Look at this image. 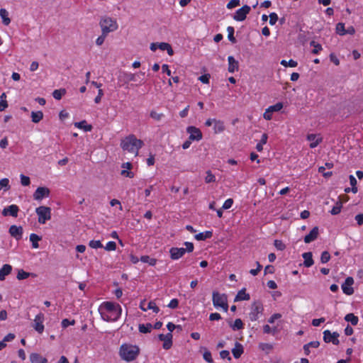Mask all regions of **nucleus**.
<instances>
[{"instance_id":"obj_1","label":"nucleus","mask_w":363,"mask_h":363,"mask_svg":"<svg viewBox=\"0 0 363 363\" xmlns=\"http://www.w3.org/2000/svg\"><path fill=\"white\" fill-rule=\"evenodd\" d=\"M98 311L104 320L114 322L121 317L122 308L119 304L105 301L99 306Z\"/></svg>"},{"instance_id":"obj_2","label":"nucleus","mask_w":363,"mask_h":363,"mask_svg":"<svg viewBox=\"0 0 363 363\" xmlns=\"http://www.w3.org/2000/svg\"><path fill=\"white\" fill-rule=\"evenodd\" d=\"M143 145V142L137 139L134 135H129L123 139L121 143V146L123 150L133 153L135 156L138 155V151Z\"/></svg>"},{"instance_id":"obj_3","label":"nucleus","mask_w":363,"mask_h":363,"mask_svg":"<svg viewBox=\"0 0 363 363\" xmlns=\"http://www.w3.org/2000/svg\"><path fill=\"white\" fill-rule=\"evenodd\" d=\"M140 349L136 345L123 344L120 347V356L126 361L131 362L136 359L139 354Z\"/></svg>"},{"instance_id":"obj_4","label":"nucleus","mask_w":363,"mask_h":363,"mask_svg":"<svg viewBox=\"0 0 363 363\" xmlns=\"http://www.w3.org/2000/svg\"><path fill=\"white\" fill-rule=\"evenodd\" d=\"M99 25L104 35L116 31L118 28L117 20L114 18L104 16L101 18Z\"/></svg>"},{"instance_id":"obj_5","label":"nucleus","mask_w":363,"mask_h":363,"mask_svg":"<svg viewBox=\"0 0 363 363\" xmlns=\"http://www.w3.org/2000/svg\"><path fill=\"white\" fill-rule=\"evenodd\" d=\"M184 245L186 248L172 247L169 250L170 257L176 260L182 257L186 252H191L194 250V244L192 242H185Z\"/></svg>"},{"instance_id":"obj_6","label":"nucleus","mask_w":363,"mask_h":363,"mask_svg":"<svg viewBox=\"0 0 363 363\" xmlns=\"http://www.w3.org/2000/svg\"><path fill=\"white\" fill-rule=\"evenodd\" d=\"M38 215V221L40 224H45L46 221L51 218V209L50 207L41 206L35 209Z\"/></svg>"},{"instance_id":"obj_7","label":"nucleus","mask_w":363,"mask_h":363,"mask_svg":"<svg viewBox=\"0 0 363 363\" xmlns=\"http://www.w3.org/2000/svg\"><path fill=\"white\" fill-rule=\"evenodd\" d=\"M213 303L216 308L220 307L225 312L228 311V305L227 302V296L217 291L213 292Z\"/></svg>"},{"instance_id":"obj_8","label":"nucleus","mask_w":363,"mask_h":363,"mask_svg":"<svg viewBox=\"0 0 363 363\" xmlns=\"http://www.w3.org/2000/svg\"><path fill=\"white\" fill-rule=\"evenodd\" d=\"M263 307L259 302H255L252 303L249 313L250 320L255 321L259 318V315L262 313Z\"/></svg>"},{"instance_id":"obj_9","label":"nucleus","mask_w":363,"mask_h":363,"mask_svg":"<svg viewBox=\"0 0 363 363\" xmlns=\"http://www.w3.org/2000/svg\"><path fill=\"white\" fill-rule=\"evenodd\" d=\"M44 320L45 316L42 313L37 314L33 320V327L40 334L43 333L44 331Z\"/></svg>"},{"instance_id":"obj_10","label":"nucleus","mask_w":363,"mask_h":363,"mask_svg":"<svg viewBox=\"0 0 363 363\" xmlns=\"http://www.w3.org/2000/svg\"><path fill=\"white\" fill-rule=\"evenodd\" d=\"M338 337L339 333L337 332L331 333L328 330L323 332V340L325 342H333V344L337 345L340 342Z\"/></svg>"},{"instance_id":"obj_11","label":"nucleus","mask_w":363,"mask_h":363,"mask_svg":"<svg viewBox=\"0 0 363 363\" xmlns=\"http://www.w3.org/2000/svg\"><path fill=\"white\" fill-rule=\"evenodd\" d=\"M186 132L189 134L190 140L199 141L202 139V133L199 128L195 126H189L186 128Z\"/></svg>"},{"instance_id":"obj_12","label":"nucleus","mask_w":363,"mask_h":363,"mask_svg":"<svg viewBox=\"0 0 363 363\" xmlns=\"http://www.w3.org/2000/svg\"><path fill=\"white\" fill-rule=\"evenodd\" d=\"M250 7L247 5L243 6L242 8L237 10L235 13L233 18L238 21H242L246 18V16L250 13Z\"/></svg>"},{"instance_id":"obj_13","label":"nucleus","mask_w":363,"mask_h":363,"mask_svg":"<svg viewBox=\"0 0 363 363\" xmlns=\"http://www.w3.org/2000/svg\"><path fill=\"white\" fill-rule=\"evenodd\" d=\"M50 190L47 187H38L33 194V199L36 201H40L43 198L48 197Z\"/></svg>"},{"instance_id":"obj_14","label":"nucleus","mask_w":363,"mask_h":363,"mask_svg":"<svg viewBox=\"0 0 363 363\" xmlns=\"http://www.w3.org/2000/svg\"><path fill=\"white\" fill-rule=\"evenodd\" d=\"M9 231L10 235L12 237H13L16 240H19L22 238L23 230L21 226L13 225L9 228Z\"/></svg>"},{"instance_id":"obj_15","label":"nucleus","mask_w":363,"mask_h":363,"mask_svg":"<svg viewBox=\"0 0 363 363\" xmlns=\"http://www.w3.org/2000/svg\"><path fill=\"white\" fill-rule=\"evenodd\" d=\"M354 283V280L352 277H347L345 282L342 285V289L343 292L347 295H351L353 294L354 290L352 285Z\"/></svg>"},{"instance_id":"obj_16","label":"nucleus","mask_w":363,"mask_h":363,"mask_svg":"<svg viewBox=\"0 0 363 363\" xmlns=\"http://www.w3.org/2000/svg\"><path fill=\"white\" fill-rule=\"evenodd\" d=\"M159 339L163 341V348L164 350H169L172 345V334L167 333V335L160 334L159 335Z\"/></svg>"},{"instance_id":"obj_17","label":"nucleus","mask_w":363,"mask_h":363,"mask_svg":"<svg viewBox=\"0 0 363 363\" xmlns=\"http://www.w3.org/2000/svg\"><path fill=\"white\" fill-rule=\"evenodd\" d=\"M307 140L310 142L311 148H315L323 141L322 137L317 134H308Z\"/></svg>"},{"instance_id":"obj_18","label":"nucleus","mask_w":363,"mask_h":363,"mask_svg":"<svg viewBox=\"0 0 363 363\" xmlns=\"http://www.w3.org/2000/svg\"><path fill=\"white\" fill-rule=\"evenodd\" d=\"M140 308L143 311H147V310H152L153 312L157 313L160 311L159 308L157 306L156 303L154 301H150L147 303V306H145V301H143L140 302Z\"/></svg>"},{"instance_id":"obj_19","label":"nucleus","mask_w":363,"mask_h":363,"mask_svg":"<svg viewBox=\"0 0 363 363\" xmlns=\"http://www.w3.org/2000/svg\"><path fill=\"white\" fill-rule=\"evenodd\" d=\"M18 211V207L16 205L13 204L8 206L7 208H5L2 211V214L4 216L10 215L13 217H17Z\"/></svg>"},{"instance_id":"obj_20","label":"nucleus","mask_w":363,"mask_h":363,"mask_svg":"<svg viewBox=\"0 0 363 363\" xmlns=\"http://www.w3.org/2000/svg\"><path fill=\"white\" fill-rule=\"evenodd\" d=\"M319 234V230L318 227H314L311 232L306 235L304 238V242L306 243H310L317 239Z\"/></svg>"},{"instance_id":"obj_21","label":"nucleus","mask_w":363,"mask_h":363,"mask_svg":"<svg viewBox=\"0 0 363 363\" xmlns=\"http://www.w3.org/2000/svg\"><path fill=\"white\" fill-rule=\"evenodd\" d=\"M121 167L123 169L121 173L122 176L129 178H133L134 177V174L132 172L128 171V169H130L132 168V164L130 162H124L122 164Z\"/></svg>"},{"instance_id":"obj_22","label":"nucleus","mask_w":363,"mask_h":363,"mask_svg":"<svg viewBox=\"0 0 363 363\" xmlns=\"http://www.w3.org/2000/svg\"><path fill=\"white\" fill-rule=\"evenodd\" d=\"M228 72L230 73H233L235 71L238 70V62L233 57L229 56L228 57Z\"/></svg>"},{"instance_id":"obj_23","label":"nucleus","mask_w":363,"mask_h":363,"mask_svg":"<svg viewBox=\"0 0 363 363\" xmlns=\"http://www.w3.org/2000/svg\"><path fill=\"white\" fill-rule=\"evenodd\" d=\"M12 270V267L9 264H5L0 269V281H4L7 275H9Z\"/></svg>"},{"instance_id":"obj_24","label":"nucleus","mask_w":363,"mask_h":363,"mask_svg":"<svg viewBox=\"0 0 363 363\" xmlns=\"http://www.w3.org/2000/svg\"><path fill=\"white\" fill-rule=\"evenodd\" d=\"M30 360L31 363H48L46 358L43 357L38 353H32L30 355Z\"/></svg>"},{"instance_id":"obj_25","label":"nucleus","mask_w":363,"mask_h":363,"mask_svg":"<svg viewBox=\"0 0 363 363\" xmlns=\"http://www.w3.org/2000/svg\"><path fill=\"white\" fill-rule=\"evenodd\" d=\"M250 298L248 294L245 292V289H242L238 291L237 296L235 298L234 301H247Z\"/></svg>"},{"instance_id":"obj_26","label":"nucleus","mask_w":363,"mask_h":363,"mask_svg":"<svg viewBox=\"0 0 363 363\" xmlns=\"http://www.w3.org/2000/svg\"><path fill=\"white\" fill-rule=\"evenodd\" d=\"M243 351L242 345L239 342H236L234 348L232 350V353L234 357L238 359L242 355Z\"/></svg>"},{"instance_id":"obj_27","label":"nucleus","mask_w":363,"mask_h":363,"mask_svg":"<svg viewBox=\"0 0 363 363\" xmlns=\"http://www.w3.org/2000/svg\"><path fill=\"white\" fill-rule=\"evenodd\" d=\"M74 126L77 128L82 129L86 132L91 131L92 130L91 125L87 124L86 121L74 123Z\"/></svg>"},{"instance_id":"obj_28","label":"nucleus","mask_w":363,"mask_h":363,"mask_svg":"<svg viewBox=\"0 0 363 363\" xmlns=\"http://www.w3.org/2000/svg\"><path fill=\"white\" fill-rule=\"evenodd\" d=\"M213 130L216 134L223 132L225 130V125L223 122L219 120H216L213 124Z\"/></svg>"},{"instance_id":"obj_29","label":"nucleus","mask_w":363,"mask_h":363,"mask_svg":"<svg viewBox=\"0 0 363 363\" xmlns=\"http://www.w3.org/2000/svg\"><path fill=\"white\" fill-rule=\"evenodd\" d=\"M9 16V12L5 9H0V17L2 19V23L6 26H8L11 23V19Z\"/></svg>"},{"instance_id":"obj_30","label":"nucleus","mask_w":363,"mask_h":363,"mask_svg":"<svg viewBox=\"0 0 363 363\" xmlns=\"http://www.w3.org/2000/svg\"><path fill=\"white\" fill-rule=\"evenodd\" d=\"M303 258L304 259V265L306 267H310L313 264V260L312 258L311 252H305L303 254Z\"/></svg>"},{"instance_id":"obj_31","label":"nucleus","mask_w":363,"mask_h":363,"mask_svg":"<svg viewBox=\"0 0 363 363\" xmlns=\"http://www.w3.org/2000/svg\"><path fill=\"white\" fill-rule=\"evenodd\" d=\"M158 48L161 50H167L169 55L172 56L174 54V51L171 45L167 43H159Z\"/></svg>"},{"instance_id":"obj_32","label":"nucleus","mask_w":363,"mask_h":363,"mask_svg":"<svg viewBox=\"0 0 363 363\" xmlns=\"http://www.w3.org/2000/svg\"><path fill=\"white\" fill-rule=\"evenodd\" d=\"M41 237L35 233H32L30 235V241L32 242V246L35 249L39 247L38 242L41 240Z\"/></svg>"},{"instance_id":"obj_33","label":"nucleus","mask_w":363,"mask_h":363,"mask_svg":"<svg viewBox=\"0 0 363 363\" xmlns=\"http://www.w3.org/2000/svg\"><path fill=\"white\" fill-rule=\"evenodd\" d=\"M320 345V343L318 341H312L303 346V350L305 352V354L306 355H308L310 353V348H317Z\"/></svg>"},{"instance_id":"obj_34","label":"nucleus","mask_w":363,"mask_h":363,"mask_svg":"<svg viewBox=\"0 0 363 363\" xmlns=\"http://www.w3.org/2000/svg\"><path fill=\"white\" fill-rule=\"evenodd\" d=\"M43 118V113L42 111H33L31 112L32 121L35 123L40 122Z\"/></svg>"},{"instance_id":"obj_35","label":"nucleus","mask_w":363,"mask_h":363,"mask_svg":"<svg viewBox=\"0 0 363 363\" xmlns=\"http://www.w3.org/2000/svg\"><path fill=\"white\" fill-rule=\"evenodd\" d=\"M212 236V232L211 231H206L204 233H201L199 234H196L195 235V239L197 240H204L207 238H210Z\"/></svg>"},{"instance_id":"obj_36","label":"nucleus","mask_w":363,"mask_h":363,"mask_svg":"<svg viewBox=\"0 0 363 363\" xmlns=\"http://www.w3.org/2000/svg\"><path fill=\"white\" fill-rule=\"evenodd\" d=\"M345 320L347 322H350L352 325H356L358 323V318L353 313H348L345 315Z\"/></svg>"},{"instance_id":"obj_37","label":"nucleus","mask_w":363,"mask_h":363,"mask_svg":"<svg viewBox=\"0 0 363 363\" xmlns=\"http://www.w3.org/2000/svg\"><path fill=\"white\" fill-rule=\"evenodd\" d=\"M65 94L66 90L65 89H55L52 92V96L57 100H60Z\"/></svg>"},{"instance_id":"obj_38","label":"nucleus","mask_w":363,"mask_h":363,"mask_svg":"<svg viewBox=\"0 0 363 363\" xmlns=\"http://www.w3.org/2000/svg\"><path fill=\"white\" fill-rule=\"evenodd\" d=\"M140 261L144 263H147L150 266H154L156 264L157 260L155 258H152L147 255L142 256L140 257Z\"/></svg>"},{"instance_id":"obj_39","label":"nucleus","mask_w":363,"mask_h":363,"mask_svg":"<svg viewBox=\"0 0 363 363\" xmlns=\"http://www.w3.org/2000/svg\"><path fill=\"white\" fill-rule=\"evenodd\" d=\"M6 95L3 93L0 95V111H4L8 107V103L6 101Z\"/></svg>"},{"instance_id":"obj_40","label":"nucleus","mask_w":363,"mask_h":363,"mask_svg":"<svg viewBox=\"0 0 363 363\" xmlns=\"http://www.w3.org/2000/svg\"><path fill=\"white\" fill-rule=\"evenodd\" d=\"M259 348L266 353H269L273 349V346L269 343L261 342L259 344Z\"/></svg>"},{"instance_id":"obj_41","label":"nucleus","mask_w":363,"mask_h":363,"mask_svg":"<svg viewBox=\"0 0 363 363\" xmlns=\"http://www.w3.org/2000/svg\"><path fill=\"white\" fill-rule=\"evenodd\" d=\"M152 325L150 323L140 324L139 325V331L142 333H147L151 331Z\"/></svg>"},{"instance_id":"obj_42","label":"nucleus","mask_w":363,"mask_h":363,"mask_svg":"<svg viewBox=\"0 0 363 363\" xmlns=\"http://www.w3.org/2000/svg\"><path fill=\"white\" fill-rule=\"evenodd\" d=\"M243 323L241 319L238 318L235 320L234 323L231 325V328L233 330H238L243 328Z\"/></svg>"},{"instance_id":"obj_43","label":"nucleus","mask_w":363,"mask_h":363,"mask_svg":"<svg viewBox=\"0 0 363 363\" xmlns=\"http://www.w3.org/2000/svg\"><path fill=\"white\" fill-rule=\"evenodd\" d=\"M342 208V202L337 201L335 205L333 206L332 210L330 211V213L332 215H337L341 211Z\"/></svg>"},{"instance_id":"obj_44","label":"nucleus","mask_w":363,"mask_h":363,"mask_svg":"<svg viewBox=\"0 0 363 363\" xmlns=\"http://www.w3.org/2000/svg\"><path fill=\"white\" fill-rule=\"evenodd\" d=\"M9 180L6 178L1 179L0 180V190L4 189L5 191H6L9 190Z\"/></svg>"},{"instance_id":"obj_45","label":"nucleus","mask_w":363,"mask_h":363,"mask_svg":"<svg viewBox=\"0 0 363 363\" xmlns=\"http://www.w3.org/2000/svg\"><path fill=\"white\" fill-rule=\"evenodd\" d=\"M227 31L228 40L233 43H235L236 42V40L234 37V28L231 26H228L227 28Z\"/></svg>"},{"instance_id":"obj_46","label":"nucleus","mask_w":363,"mask_h":363,"mask_svg":"<svg viewBox=\"0 0 363 363\" xmlns=\"http://www.w3.org/2000/svg\"><path fill=\"white\" fill-rule=\"evenodd\" d=\"M281 65L284 67H296L298 65L297 62L294 60H290L289 61H286L283 60L281 61Z\"/></svg>"},{"instance_id":"obj_47","label":"nucleus","mask_w":363,"mask_h":363,"mask_svg":"<svg viewBox=\"0 0 363 363\" xmlns=\"http://www.w3.org/2000/svg\"><path fill=\"white\" fill-rule=\"evenodd\" d=\"M310 45L314 48L312 50V53L313 54H318L323 49L321 45L317 43L315 41H311Z\"/></svg>"},{"instance_id":"obj_48","label":"nucleus","mask_w":363,"mask_h":363,"mask_svg":"<svg viewBox=\"0 0 363 363\" xmlns=\"http://www.w3.org/2000/svg\"><path fill=\"white\" fill-rule=\"evenodd\" d=\"M150 117L152 118H153L154 120L157 121H160L162 120V118H163L164 116V114L162 113H157V111H152L150 112Z\"/></svg>"},{"instance_id":"obj_49","label":"nucleus","mask_w":363,"mask_h":363,"mask_svg":"<svg viewBox=\"0 0 363 363\" xmlns=\"http://www.w3.org/2000/svg\"><path fill=\"white\" fill-rule=\"evenodd\" d=\"M345 24L342 23H338L336 25V32L339 35H345Z\"/></svg>"},{"instance_id":"obj_50","label":"nucleus","mask_w":363,"mask_h":363,"mask_svg":"<svg viewBox=\"0 0 363 363\" xmlns=\"http://www.w3.org/2000/svg\"><path fill=\"white\" fill-rule=\"evenodd\" d=\"M349 178L350 184L352 186L351 191L355 194L357 192V188L356 187L357 179L353 175H350Z\"/></svg>"},{"instance_id":"obj_51","label":"nucleus","mask_w":363,"mask_h":363,"mask_svg":"<svg viewBox=\"0 0 363 363\" xmlns=\"http://www.w3.org/2000/svg\"><path fill=\"white\" fill-rule=\"evenodd\" d=\"M272 113L279 111L283 108L282 103H277L273 106L268 107Z\"/></svg>"},{"instance_id":"obj_52","label":"nucleus","mask_w":363,"mask_h":363,"mask_svg":"<svg viewBox=\"0 0 363 363\" xmlns=\"http://www.w3.org/2000/svg\"><path fill=\"white\" fill-rule=\"evenodd\" d=\"M30 276V274L28 272H26L23 271V269H21L18 271L17 274V279L18 280L26 279L28 278Z\"/></svg>"},{"instance_id":"obj_53","label":"nucleus","mask_w":363,"mask_h":363,"mask_svg":"<svg viewBox=\"0 0 363 363\" xmlns=\"http://www.w3.org/2000/svg\"><path fill=\"white\" fill-rule=\"evenodd\" d=\"M216 181V177L211 173V171L206 172V177H205V182L206 183H211Z\"/></svg>"},{"instance_id":"obj_54","label":"nucleus","mask_w":363,"mask_h":363,"mask_svg":"<svg viewBox=\"0 0 363 363\" xmlns=\"http://www.w3.org/2000/svg\"><path fill=\"white\" fill-rule=\"evenodd\" d=\"M330 259V255L329 254V252L328 251H324L322 252L321 254V257H320V262L322 263H326L328 262Z\"/></svg>"},{"instance_id":"obj_55","label":"nucleus","mask_w":363,"mask_h":363,"mask_svg":"<svg viewBox=\"0 0 363 363\" xmlns=\"http://www.w3.org/2000/svg\"><path fill=\"white\" fill-rule=\"evenodd\" d=\"M89 245L94 249L101 248L103 247L100 240H91Z\"/></svg>"},{"instance_id":"obj_56","label":"nucleus","mask_w":363,"mask_h":363,"mask_svg":"<svg viewBox=\"0 0 363 363\" xmlns=\"http://www.w3.org/2000/svg\"><path fill=\"white\" fill-rule=\"evenodd\" d=\"M20 178H21V183L23 186H26L30 184V180L28 177L25 176L24 174H21Z\"/></svg>"},{"instance_id":"obj_57","label":"nucleus","mask_w":363,"mask_h":363,"mask_svg":"<svg viewBox=\"0 0 363 363\" xmlns=\"http://www.w3.org/2000/svg\"><path fill=\"white\" fill-rule=\"evenodd\" d=\"M239 5L240 0H230L227 4V8L228 9H232L236 6H238Z\"/></svg>"},{"instance_id":"obj_58","label":"nucleus","mask_w":363,"mask_h":363,"mask_svg":"<svg viewBox=\"0 0 363 363\" xmlns=\"http://www.w3.org/2000/svg\"><path fill=\"white\" fill-rule=\"evenodd\" d=\"M116 244L113 241L108 242L105 247V250L107 251H113L116 250Z\"/></svg>"},{"instance_id":"obj_59","label":"nucleus","mask_w":363,"mask_h":363,"mask_svg":"<svg viewBox=\"0 0 363 363\" xmlns=\"http://www.w3.org/2000/svg\"><path fill=\"white\" fill-rule=\"evenodd\" d=\"M274 246L279 250H284L286 247L285 245L282 242V241L279 240H274Z\"/></svg>"},{"instance_id":"obj_60","label":"nucleus","mask_w":363,"mask_h":363,"mask_svg":"<svg viewBox=\"0 0 363 363\" xmlns=\"http://www.w3.org/2000/svg\"><path fill=\"white\" fill-rule=\"evenodd\" d=\"M278 20V16L276 13H271L269 15V24L274 25Z\"/></svg>"},{"instance_id":"obj_61","label":"nucleus","mask_w":363,"mask_h":363,"mask_svg":"<svg viewBox=\"0 0 363 363\" xmlns=\"http://www.w3.org/2000/svg\"><path fill=\"white\" fill-rule=\"evenodd\" d=\"M203 359L209 362V363H212L213 362V359H212V357H211V353L208 351V350H206L203 354Z\"/></svg>"},{"instance_id":"obj_62","label":"nucleus","mask_w":363,"mask_h":363,"mask_svg":"<svg viewBox=\"0 0 363 363\" xmlns=\"http://www.w3.org/2000/svg\"><path fill=\"white\" fill-rule=\"evenodd\" d=\"M75 323V321L74 320H69L68 319H63L62 321V326L64 328H67L69 325H74Z\"/></svg>"},{"instance_id":"obj_63","label":"nucleus","mask_w":363,"mask_h":363,"mask_svg":"<svg viewBox=\"0 0 363 363\" xmlns=\"http://www.w3.org/2000/svg\"><path fill=\"white\" fill-rule=\"evenodd\" d=\"M233 200L232 199H228L224 202V203L222 206V208L225 209V210L229 209L233 206Z\"/></svg>"},{"instance_id":"obj_64","label":"nucleus","mask_w":363,"mask_h":363,"mask_svg":"<svg viewBox=\"0 0 363 363\" xmlns=\"http://www.w3.org/2000/svg\"><path fill=\"white\" fill-rule=\"evenodd\" d=\"M103 96H104V91L101 89H99L98 90V95L94 99V102L96 104H99L101 101Z\"/></svg>"}]
</instances>
